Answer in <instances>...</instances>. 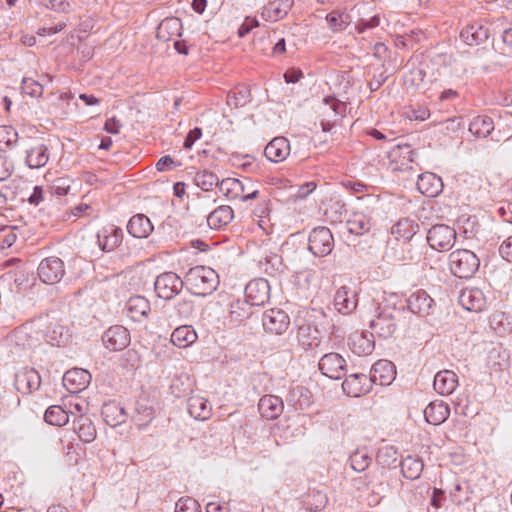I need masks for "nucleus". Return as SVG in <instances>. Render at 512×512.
Here are the masks:
<instances>
[{"mask_svg": "<svg viewBox=\"0 0 512 512\" xmlns=\"http://www.w3.org/2000/svg\"><path fill=\"white\" fill-rule=\"evenodd\" d=\"M490 32L487 25L475 22L466 26L460 33L461 39L468 45H479L489 38Z\"/></svg>", "mask_w": 512, "mask_h": 512, "instance_id": "5701e85b", "label": "nucleus"}, {"mask_svg": "<svg viewBox=\"0 0 512 512\" xmlns=\"http://www.w3.org/2000/svg\"><path fill=\"white\" fill-rule=\"evenodd\" d=\"M468 485L457 482L450 491L451 501L456 505H461L469 500Z\"/></svg>", "mask_w": 512, "mask_h": 512, "instance_id": "6e6d98bb", "label": "nucleus"}, {"mask_svg": "<svg viewBox=\"0 0 512 512\" xmlns=\"http://www.w3.org/2000/svg\"><path fill=\"white\" fill-rule=\"evenodd\" d=\"M346 226L351 234L361 236L372 228V219L362 212H353L347 219Z\"/></svg>", "mask_w": 512, "mask_h": 512, "instance_id": "e433bc0d", "label": "nucleus"}, {"mask_svg": "<svg viewBox=\"0 0 512 512\" xmlns=\"http://www.w3.org/2000/svg\"><path fill=\"white\" fill-rule=\"evenodd\" d=\"M187 409L193 418L197 420H207L212 413V407L208 400L199 395H191L187 401Z\"/></svg>", "mask_w": 512, "mask_h": 512, "instance_id": "473e14b6", "label": "nucleus"}, {"mask_svg": "<svg viewBox=\"0 0 512 512\" xmlns=\"http://www.w3.org/2000/svg\"><path fill=\"white\" fill-rule=\"evenodd\" d=\"M39 279L49 285L59 283L65 275V265L62 259L56 256L44 258L38 265Z\"/></svg>", "mask_w": 512, "mask_h": 512, "instance_id": "0eeeda50", "label": "nucleus"}, {"mask_svg": "<svg viewBox=\"0 0 512 512\" xmlns=\"http://www.w3.org/2000/svg\"><path fill=\"white\" fill-rule=\"evenodd\" d=\"M479 265L478 257L470 250L457 249L449 254L450 271L458 278H471L478 271Z\"/></svg>", "mask_w": 512, "mask_h": 512, "instance_id": "7ed1b4c3", "label": "nucleus"}, {"mask_svg": "<svg viewBox=\"0 0 512 512\" xmlns=\"http://www.w3.org/2000/svg\"><path fill=\"white\" fill-rule=\"evenodd\" d=\"M130 333L122 325L109 327L102 336L104 346L110 351H121L130 344Z\"/></svg>", "mask_w": 512, "mask_h": 512, "instance_id": "9b49d317", "label": "nucleus"}, {"mask_svg": "<svg viewBox=\"0 0 512 512\" xmlns=\"http://www.w3.org/2000/svg\"><path fill=\"white\" fill-rule=\"evenodd\" d=\"M293 0L270 1L261 11V16L266 21H277L283 19L293 6Z\"/></svg>", "mask_w": 512, "mask_h": 512, "instance_id": "bb28decb", "label": "nucleus"}, {"mask_svg": "<svg viewBox=\"0 0 512 512\" xmlns=\"http://www.w3.org/2000/svg\"><path fill=\"white\" fill-rule=\"evenodd\" d=\"M197 338L198 336L193 326L181 325L173 331L171 342L179 348H186L195 343Z\"/></svg>", "mask_w": 512, "mask_h": 512, "instance_id": "58836bf2", "label": "nucleus"}, {"mask_svg": "<svg viewBox=\"0 0 512 512\" xmlns=\"http://www.w3.org/2000/svg\"><path fill=\"white\" fill-rule=\"evenodd\" d=\"M49 160L48 147L43 143H35L26 147L25 163L31 169H38L47 164Z\"/></svg>", "mask_w": 512, "mask_h": 512, "instance_id": "4be33fe9", "label": "nucleus"}, {"mask_svg": "<svg viewBox=\"0 0 512 512\" xmlns=\"http://www.w3.org/2000/svg\"><path fill=\"white\" fill-rule=\"evenodd\" d=\"M369 376L372 384L388 386L395 380L396 367L393 362L380 359L372 366Z\"/></svg>", "mask_w": 512, "mask_h": 512, "instance_id": "f3484780", "label": "nucleus"}, {"mask_svg": "<svg viewBox=\"0 0 512 512\" xmlns=\"http://www.w3.org/2000/svg\"><path fill=\"white\" fill-rule=\"evenodd\" d=\"M401 252L402 255L398 259L407 263L419 261L422 255V252L417 247H414L410 241L402 243Z\"/></svg>", "mask_w": 512, "mask_h": 512, "instance_id": "5fc2aeb1", "label": "nucleus"}, {"mask_svg": "<svg viewBox=\"0 0 512 512\" xmlns=\"http://www.w3.org/2000/svg\"><path fill=\"white\" fill-rule=\"evenodd\" d=\"M459 303L468 311H481L485 307V297L478 288L464 289L459 295Z\"/></svg>", "mask_w": 512, "mask_h": 512, "instance_id": "2f4dec72", "label": "nucleus"}, {"mask_svg": "<svg viewBox=\"0 0 512 512\" xmlns=\"http://www.w3.org/2000/svg\"><path fill=\"white\" fill-rule=\"evenodd\" d=\"M493 130V119L486 115L474 117L469 124V132L477 138H486Z\"/></svg>", "mask_w": 512, "mask_h": 512, "instance_id": "ea45409f", "label": "nucleus"}, {"mask_svg": "<svg viewBox=\"0 0 512 512\" xmlns=\"http://www.w3.org/2000/svg\"><path fill=\"white\" fill-rule=\"evenodd\" d=\"M262 325L265 331L282 335L289 328L290 317L281 309H270L263 313Z\"/></svg>", "mask_w": 512, "mask_h": 512, "instance_id": "1a4fd4ad", "label": "nucleus"}, {"mask_svg": "<svg viewBox=\"0 0 512 512\" xmlns=\"http://www.w3.org/2000/svg\"><path fill=\"white\" fill-rule=\"evenodd\" d=\"M372 458L365 449H357L350 455L351 468L356 472L365 471L371 464Z\"/></svg>", "mask_w": 512, "mask_h": 512, "instance_id": "8fccbe9b", "label": "nucleus"}, {"mask_svg": "<svg viewBox=\"0 0 512 512\" xmlns=\"http://www.w3.org/2000/svg\"><path fill=\"white\" fill-rule=\"evenodd\" d=\"M252 100L250 87L246 84L238 85L227 94V104L233 108L243 107Z\"/></svg>", "mask_w": 512, "mask_h": 512, "instance_id": "79ce46f5", "label": "nucleus"}, {"mask_svg": "<svg viewBox=\"0 0 512 512\" xmlns=\"http://www.w3.org/2000/svg\"><path fill=\"white\" fill-rule=\"evenodd\" d=\"M358 305V296L355 288L341 286L335 293L334 306L339 313L351 314Z\"/></svg>", "mask_w": 512, "mask_h": 512, "instance_id": "dca6fc26", "label": "nucleus"}, {"mask_svg": "<svg viewBox=\"0 0 512 512\" xmlns=\"http://www.w3.org/2000/svg\"><path fill=\"white\" fill-rule=\"evenodd\" d=\"M123 240V230L114 225L103 227L97 233V244L103 252L114 251Z\"/></svg>", "mask_w": 512, "mask_h": 512, "instance_id": "a211bd4d", "label": "nucleus"}, {"mask_svg": "<svg viewBox=\"0 0 512 512\" xmlns=\"http://www.w3.org/2000/svg\"><path fill=\"white\" fill-rule=\"evenodd\" d=\"M220 191L232 199H240L244 202L256 199L259 195L256 183L248 177L223 179L220 183Z\"/></svg>", "mask_w": 512, "mask_h": 512, "instance_id": "20e7f679", "label": "nucleus"}, {"mask_svg": "<svg viewBox=\"0 0 512 512\" xmlns=\"http://www.w3.org/2000/svg\"><path fill=\"white\" fill-rule=\"evenodd\" d=\"M69 190L70 186L67 184V180L63 178L56 179L51 186L52 193L58 196L67 195Z\"/></svg>", "mask_w": 512, "mask_h": 512, "instance_id": "69168bd1", "label": "nucleus"}, {"mask_svg": "<svg viewBox=\"0 0 512 512\" xmlns=\"http://www.w3.org/2000/svg\"><path fill=\"white\" fill-rule=\"evenodd\" d=\"M91 381V374L82 368H73L63 375V385L71 393H77L85 389Z\"/></svg>", "mask_w": 512, "mask_h": 512, "instance_id": "6ab92c4d", "label": "nucleus"}, {"mask_svg": "<svg viewBox=\"0 0 512 512\" xmlns=\"http://www.w3.org/2000/svg\"><path fill=\"white\" fill-rule=\"evenodd\" d=\"M290 153V144L285 137H276L264 149V154L271 162H281Z\"/></svg>", "mask_w": 512, "mask_h": 512, "instance_id": "c85d7f7f", "label": "nucleus"}, {"mask_svg": "<svg viewBox=\"0 0 512 512\" xmlns=\"http://www.w3.org/2000/svg\"><path fill=\"white\" fill-rule=\"evenodd\" d=\"M184 285V279H181L176 273L169 271L156 277L154 290L159 298L170 300L181 292Z\"/></svg>", "mask_w": 512, "mask_h": 512, "instance_id": "423d86ee", "label": "nucleus"}, {"mask_svg": "<svg viewBox=\"0 0 512 512\" xmlns=\"http://www.w3.org/2000/svg\"><path fill=\"white\" fill-rule=\"evenodd\" d=\"M456 240L455 230L446 224L432 226L427 233V242L434 250H449Z\"/></svg>", "mask_w": 512, "mask_h": 512, "instance_id": "6e6552de", "label": "nucleus"}, {"mask_svg": "<svg viewBox=\"0 0 512 512\" xmlns=\"http://www.w3.org/2000/svg\"><path fill=\"white\" fill-rule=\"evenodd\" d=\"M253 305L247 299H235L230 303L229 317L231 321L242 322L252 315Z\"/></svg>", "mask_w": 512, "mask_h": 512, "instance_id": "37998d69", "label": "nucleus"}, {"mask_svg": "<svg viewBox=\"0 0 512 512\" xmlns=\"http://www.w3.org/2000/svg\"><path fill=\"white\" fill-rule=\"evenodd\" d=\"M154 418V410L152 407L139 404L136 409V415L134 421L136 425L142 429L148 426V424Z\"/></svg>", "mask_w": 512, "mask_h": 512, "instance_id": "864d4df0", "label": "nucleus"}, {"mask_svg": "<svg viewBox=\"0 0 512 512\" xmlns=\"http://www.w3.org/2000/svg\"><path fill=\"white\" fill-rule=\"evenodd\" d=\"M178 164H176V162L174 161V159L169 156V155H166V156H163L161 157L157 163H156V169L160 172H164V171H171L172 169H174Z\"/></svg>", "mask_w": 512, "mask_h": 512, "instance_id": "338daca9", "label": "nucleus"}, {"mask_svg": "<svg viewBox=\"0 0 512 512\" xmlns=\"http://www.w3.org/2000/svg\"><path fill=\"white\" fill-rule=\"evenodd\" d=\"M41 377L34 368L23 367L15 373L14 386L24 395L31 394L39 389Z\"/></svg>", "mask_w": 512, "mask_h": 512, "instance_id": "9d476101", "label": "nucleus"}, {"mask_svg": "<svg viewBox=\"0 0 512 512\" xmlns=\"http://www.w3.org/2000/svg\"><path fill=\"white\" fill-rule=\"evenodd\" d=\"M370 376L363 373H354L347 376L342 383L343 392L351 397H360L368 394L372 389Z\"/></svg>", "mask_w": 512, "mask_h": 512, "instance_id": "4468645a", "label": "nucleus"}, {"mask_svg": "<svg viewBox=\"0 0 512 512\" xmlns=\"http://www.w3.org/2000/svg\"><path fill=\"white\" fill-rule=\"evenodd\" d=\"M21 90L31 97H40L43 93V86L32 78H23Z\"/></svg>", "mask_w": 512, "mask_h": 512, "instance_id": "13d9d810", "label": "nucleus"}, {"mask_svg": "<svg viewBox=\"0 0 512 512\" xmlns=\"http://www.w3.org/2000/svg\"><path fill=\"white\" fill-rule=\"evenodd\" d=\"M308 249L317 257L329 255L334 249V238L330 229L324 226L314 228L309 234Z\"/></svg>", "mask_w": 512, "mask_h": 512, "instance_id": "39448f33", "label": "nucleus"}, {"mask_svg": "<svg viewBox=\"0 0 512 512\" xmlns=\"http://www.w3.org/2000/svg\"><path fill=\"white\" fill-rule=\"evenodd\" d=\"M126 310L131 320L141 322L148 317L151 310L150 302L143 296H133L127 301Z\"/></svg>", "mask_w": 512, "mask_h": 512, "instance_id": "cd10ccee", "label": "nucleus"}, {"mask_svg": "<svg viewBox=\"0 0 512 512\" xmlns=\"http://www.w3.org/2000/svg\"><path fill=\"white\" fill-rule=\"evenodd\" d=\"M416 151L409 144L398 145L392 152V161L396 163V169L407 171L413 168Z\"/></svg>", "mask_w": 512, "mask_h": 512, "instance_id": "c756f323", "label": "nucleus"}, {"mask_svg": "<svg viewBox=\"0 0 512 512\" xmlns=\"http://www.w3.org/2000/svg\"><path fill=\"white\" fill-rule=\"evenodd\" d=\"M400 311L390 305H379L375 310V315L371 319L369 327L374 337L379 339H390L397 331V320Z\"/></svg>", "mask_w": 512, "mask_h": 512, "instance_id": "f03ea898", "label": "nucleus"}, {"mask_svg": "<svg viewBox=\"0 0 512 512\" xmlns=\"http://www.w3.org/2000/svg\"><path fill=\"white\" fill-rule=\"evenodd\" d=\"M316 279V272L312 269L298 271L295 275V282L302 287H309Z\"/></svg>", "mask_w": 512, "mask_h": 512, "instance_id": "e2e57ef3", "label": "nucleus"}, {"mask_svg": "<svg viewBox=\"0 0 512 512\" xmlns=\"http://www.w3.org/2000/svg\"><path fill=\"white\" fill-rule=\"evenodd\" d=\"M297 341L305 351L315 350L321 344L320 332L309 323L300 324L297 330Z\"/></svg>", "mask_w": 512, "mask_h": 512, "instance_id": "412c9836", "label": "nucleus"}, {"mask_svg": "<svg viewBox=\"0 0 512 512\" xmlns=\"http://www.w3.org/2000/svg\"><path fill=\"white\" fill-rule=\"evenodd\" d=\"M69 419V413L58 405L50 406L44 414V420L54 426H64L69 422Z\"/></svg>", "mask_w": 512, "mask_h": 512, "instance_id": "49530a36", "label": "nucleus"}, {"mask_svg": "<svg viewBox=\"0 0 512 512\" xmlns=\"http://www.w3.org/2000/svg\"><path fill=\"white\" fill-rule=\"evenodd\" d=\"M419 224L409 218H402L391 228V233L397 239H403L404 242L410 241L418 232Z\"/></svg>", "mask_w": 512, "mask_h": 512, "instance_id": "a19ab883", "label": "nucleus"}, {"mask_svg": "<svg viewBox=\"0 0 512 512\" xmlns=\"http://www.w3.org/2000/svg\"><path fill=\"white\" fill-rule=\"evenodd\" d=\"M187 289L196 296L212 294L219 285V276L216 271L206 266L190 268L184 277Z\"/></svg>", "mask_w": 512, "mask_h": 512, "instance_id": "f257e3e1", "label": "nucleus"}, {"mask_svg": "<svg viewBox=\"0 0 512 512\" xmlns=\"http://www.w3.org/2000/svg\"><path fill=\"white\" fill-rule=\"evenodd\" d=\"M319 370L331 379H340L346 373V361L338 353H326L319 360Z\"/></svg>", "mask_w": 512, "mask_h": 512, "instance_id": "ddd939ff", "label": "nucleus"}, {"mask_svg": "<svg viewBox=\"0 0 512 512\" xmlns=\"http://www.w3.org/2000/svg\"><path fill=\"white\" fill-rule=\"evenodd\" d=\"M458 385V377L451 370H442L436 373L434 377V390L443 396L452 394Z\"/></svg>", "mask_w": 512, "mask_h": 512, "instance_id": "a878e982", "label": "nucleus"}, {"mask_svg": "<svg viewBox=\"0 0 512 512\" xmlns=\"http://www.w3.org/2000/svg\"><path fill=\"white\" fill-rule=\"evenodd\" d=\"M417 188L423 195L436 197L443 190V182L438 175L426 172L418 176Z\"/></svg>", "mask_w": 512, "mask_h": 512, "instance_id": "393cba45", "label": "nucleus"}, {"mask_svg": "<svg viewBox=\"0 0 512 512\" xmlns=\"http://www.w3.org/2000/svg\"><path fill=\"white\" fill-rule=\"evenodd\" d=\"M324 103L330 107L335 116L343 118L346 114L347 105L333 96L324 98Z\"/></svg>", "mask_w": 512, "mask_h": 512, "instance_id": "680f3d73", "label": "nucleus"}, {"mask_svg": "<svg viewBox=\"0 0 512 512\" xmlns=\"http://www.w3.org/2000/svg\"><path fill=\"white\" fill-rule=\"evenodd\" d=\"M154 227L150 219L144 214H136L130 218L127 224L128 233L134 238H147Z\"/></svg>", "mask_w": 512, "mask_h": 512, "instance_id": "7c9ffc66", "label": "nucleus"}, {"mask_svg": "<svg viewBox=\"0 0 512 512\" xmlns=\"http://www.w3.org/2000/svg\"><path fill=\"white\" fill-rule=\"evenodd\" d=\"M101 415L105 423L111 427L121 425L127 419L125 409L115 402L104 404Z\"/></svg>", "mask_w": 512, "mask_h": 512, "instance_id": "4c0bfd02", "label": "nucleus"}, {"mask_svg": "<svg viewBox=\"0 0 512 512\" xmlns=\"http://www.w3.org/2000/svg\"><path fill=\"white\" fill-rule=\"evenodd\" d=\"M194 182L203 191H210L214 186L220 187L221 183L216 174L206 169L196 172Z\"/></svg>", "mask_w": 512, "mask_h": 512, "instance_id": "09e8293b", "label": "nucleus"}, {"mask_svg": "<svg viewBox=\"0 0 512 512\" xmlns=\"http://www.w3.org/2000/svg\"><path fill=\"white\" fill-rule=\"evenodd\" d=\"M450 415L448 404L443 401H433L424 410L426 421L432 425L442 424Z\"/></svg>", "mask_w": 512, "mask_h": 512, "instance_id": "c9c22d12", "label": "nucleus"}, {"mask_svg": "<svg viewBox=\"0 0 512 512\" xmlns=\"http://www.w3.org/2000/svg\"><path fill=\"white\" fill-rule=\"evenodd\" d=\"M19 140L17 130L10 125L0 126V150L13 149Z\"/></svg>", "mask_w": 512, "mask_h": 512, "instance_id": "3c124183", "label": "nucleus"}, {"mask_svg": "<svg viewBox=\"0 0 512 512\" xmlns=\"http://www.w3.org/2000/svg\"><path fill=\"white\" fill-rule=\"evenodd\" d=\"M388 75L386 73V69L384 66H380L376 69L375 73L373 74V77L369 80L368 86L369 89L374 92L377 91L387 80Z\"/></svg>", "mask_w": 512, "mask_h": 512, "instance_id": "052dcab7", "label": "nucleus"}, {"mask_svg": "<svg viewBox=\"0 0 512 512\" xmlns=\"http://www.w3.org/2000/svg\"><path fill=\"white\" fill-rule=\"evenodd\" d=\"M380 24L379 15H374L371 18L364 20L362 19L357 25L356 30L358 33H363L366 29H373L378 27Z\"/></svg>", "mask_w": 512, "mask_h": 512, "instance_id": "0e129e2a", "label": "nucleus"}, {"mask_svg": "<svg viewBox=\"0 0 512 512\" xmlns=\"http://www.w3.org/2000/svg\"><path fill=\"white\" fill-rule=\"evenodd\" d=\"M347 345L358 356L370 355L375 348L374 334L355 331L349 335Z\"/></svg>", "mask_w": 512, "mask_h": 512, "instance_id": "2eb2a0df", "label": "nucleus"}, {"mask_svg": "<svg viewBox=\"0 0 512 512\" xmlns=\"http://www.w3.org/2000/svg\"><path fill=\"white\" fill-rule=\"evenodd\" d=\"M326 22L329 29L333 33L344 31L351 22V17L348 13L340 10H334L327 14Z\"/></svg>", "mask_w": 512, "mask_h": 512, "instance_id": "c03bdc74", "label": "nucleus"}, {"mask_svg": "<svg viewBox=\"0 0 512 512\" xmlns=\"http://www.w3.org/2000/svg\"><path fill=\"white\" fill-rule=\"evenodd\" d=\"M424 464L420 459H415L411 456L406 457L401 462V471L407 479H417L423 471Z\"/></svg>", "mask_w": 512, "mask_h": 512, "instance_id": "de8ad7c7", "label": "nucleus"}, {"mask_svg": "<svg viewBox=\"0 0 512 512\" xmlns=\"http://www.w3.org/2000/svg\"><path fill=\"white\" fill-rule=\"evenodd\" d=\"M407 307L409 310L419 316H427L431 313L433 307V299L428 293L422 289L413 292L407 298Z\"/></svg>", "mask_w": 512, "mask_h": 512, "instance_id": "aec40b11", "label": "nucleus"}, {"mask_svg": "<svg viewBox=\"0 0 512 512\" xmlns=\"http://www.w3.org/2000/svg\"><path fill=\"white\" fill-rule=\"evenodd\" d=\"M73 429L84 443L93 442L97 435L96 427L91 419L82 414L74 418Z\"/></svg>", "mask_w": 512, "mask_h": 512, "instance_id": "f704fd0d", "label": "nucleus"}, {"mask_svg": "<svg viewBox=\"0 0 512 512\" xmlns=\"http://www.w3.org/2000/svg\"><path fill=\"white\" fill-rule=\"evenodd\" d=\"M46 341L52 346L64 345L68 338V330L58 323H51L45 332Z\"/></svg>", "mask_w": 512, "mask_h": 512, "instance_id": "a18cd8bd", "label": "nucleus"}, {"mask_svg": "<svg viewBox=\"0 0 512 512\" xmlns=\"http://www.w3.org/2000/svg\"><path fill=\"white\" fill-rule=\"evenodd\" d=\"M233 218V209L228 205H221L207 216V224L211 229L220 230L227 226Z\"/></svg>", "mask_w": 512, "mask_h": 512, "instance_id": "72a5a7b5", "label": "nucleus"}, {"mask_svg": "<svg viewBox=\"0 0 512 512\" xmlns=\"http://www.w3.org/2000/svg\"><path fill=\"white\" fill-rule=\"evenodd\" d=\"M508 353L500 345L493 346L487 355V363L491 367H502L508 360Z\"/></svg>", "mask_w": 512, "mask_h": 512, "instance_id": "603ef678", "label": "nucleus"}, {"mask_svg": "<svg viewBox=\"0 0 512 512\" xmlns=\"http://www.w3.org/2000/svg\"><path fill=\"white\" fill-rule=\"evenodd\" d=\"M499 253L503 259L512 262V236L508 237L499 247Z\"/></svg>", "mask_w": 512, "mask_h": 512, "instance_id": "774afa93", "label": "nucleus"}, {"mask_svg": "<svg viewBox=\"0 0 512 512\" xmlns=\"http://www.w3.org/2000/svg\"><path fill=\"white\" fill-rule=\"evenodd\" d=\"M284 409L283 400L275 395H264L258 403V410L263 418L273 420L278 418Z\"/></svg>", "mask_w": 512, "mask_h": 512, "instance_id": "b1692460", "label": "nucleus"}, {"mask_svg": "<svg viewBox=\"0 0 512 512\" xmlns=\"http://www.w3.org/2000/svg\"><path fill=\"white\" fill-rule=\"evenodd\" d=\"M175 512H201L199 503L191 497L180 498L175 505Z\"/></svg>", "mask_w": 512, "mask_h": 512, "instance_id": "bf43d9fd", "label": "nucleus"}, {"mask_svg": "<svg viewBox=\"0 0 512 512\" xmlns=\"http://www.w3.org/2000/svg\"><path fill=\"white\" fill-rule=\"evenodd\" d=\"M271 287L268 280L256 278L245 287V298L253 306H262L270 299Z\"/></svg>", "mask_w": 512, "mask_h": 512, "instance_id": "f8f14e48", "label": "nucleus"}, {"mask_svg": "<svg viewBox=\"0 0 512 512\" xmlns=\"http://www.w3.org/2000/svg\"><path fill=\"white\" fill-rule=\"evenodd\" d=\"M194 302L191 299L182 298L175 305V311L179 318L188 319L194 313Z\"/></svg>", "mask_w": 512, "mask_h": 512, "instance_id": "4d7b16f0", "label": "nucleus"}]
</instances>
